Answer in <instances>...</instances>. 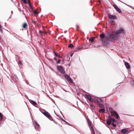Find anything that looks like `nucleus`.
Masks as SVG:
<instances>
[{
	"label": "nucleus",
	"instance_id": "393cba45",
	"mask_svg": "<svg viewBox=\"0 0 134 134\" xmlns=\"http://www.w3.org/2000/svg\"><path fill=\"white\" fill-rule=\"evenodd\" d=\"M19 64L20 65H23V63H22V61L19 60Z\"/></svg>",
	"mask_w": 134,
	"mask_h": 134
},
{
	"label": "nucleus",
	"instance_id": "c756f323",
	"mask_svg": "<svg viewBox=\"0 0 134 134\" xmlns=\"http://www.w3.org/2000/svg\"><path fill=\"white\" fill-rule=\"evenodd\" d=\"M0 116L1 117H3L4 116L2 114V113L0 112Z\"/></svg>",
	"mask_w": 134,
	"mask_h": 134
},
{
	"label": "nucleus",
	"instance_id": "a18cd8bd",
	"mask_svg": "<svg viewBox=\"0 0 134 134\" xmlns=\"http://www.w3.org/2000/svg\"><path fill=\"white\" fill-rule=\"evenodd\" d=\"M81 49V48H77V50H79L80 49Z\"/></svg>",
	"mask_w": 134,
	"mask_h": 134
},
{
	"label": "nucleus",
	"instance_id": "dca6fc26",
	"mask_svg": "<svg viewBox=\"0 0 134 134\" xmlns=\"http://www.w3.org/2000/svg\"><path fill=\"white\" fill-rule=\"evenodd\" d=\"M27 25L26 23H25L23 24L22 27L26 29L27 28Z\"/></svg>",
	"mask_w": 134,
	"mask_h": 134
},
{
	"label": "nucleus",
	"instance_id": "bb28decb",
	"mask_svg": "<svg viewBox=\"0 0 134 134\" xmlns=\"http://www.w3.org/2000/svg\"><path fill=\"white\" fill-rule=\"evenodd\" d=\"M112 122H114L116 123H117V121L116 120H115V119L114 118L113 119V120L112 121Z\"/></svg>",
	"mask_w": 134,
	"mask_h": 134
},
{
	"label": "nucleus",
	"instance_id": "72a5a7b5",
	"mask_svg": "<svg viewBox=\"0 0 134 134\" xmlns=\"http://www.w3.org/2000/svg\"><path fill=\"white\" fill-rule=\"evenodd\" d=\"M90 108L91 109L93 108V106L92 104H90Z\"/></svg>",
	"mask_w": 134,
	"mask_h": 134
},
{
	"label": "nucleus",
	"instance_id": "b1692460",
	"mask_svg": "<svg viewBox=\"0 0 134 134\" xmlns=\"http://www.w3.org/2000/svg\"><path fill=\"white\" fill-rule=\"evenodd\" d=\"M28 3L29 6L30 7H32V5L31 4L30 1H29V2H28Z\"/></svg>",
	"mask_w": 134,
	"mask_h": 134
},
{
	"label": "nucleus",
	"instance_id": "39448f33",
	"mask_svg": "<svg viewBox=\"0 0 134 134\" xmlns=\"http://www.w3.org/2000/svg\"><path fill=\"white\" fill-rule=\"evenodd\" d=\"M57 69L62 74H64L65 73V71L63 67L61 66H58L57 67Z\"/></svg>",
	"mask_w": 134,
	"mask_h": 134
},
{
	"label": "nucleus",
	"instance_id": "052dcab7",
	"mask_svg": "<svg viewBox=\"0 0 134 134\" xmlns=\"http://www.w3.org/2000/svg\"><path fill=\"white\" fill-rule=\"evenodd\" d=\"M9 111H10V112H11V111H10V110H9Z\"/></svg>",
	"mask_w": 134,
	"mask_h": 134
},
{
	"label": "nucleus",
	"instance_id": "f8f14e48",
	"mask_svg": "<svg viewBox=\"0 0 134 134\" xmlns=\"http://www.w3.org/2000/svg\"><path fill=\"white\" fill-rule=\"evenodd\" d=\"M65 78H67V80L68 81H69L71 83L72 82V80L71 78L69 76H68L67 75L65 74Z\"/></svg>",
	"mask_w": 134,
	"mask_h": 134
},
{
	"label": "nucleus",
	"instance_id": "412c9836",
	"mask_svg": "<svg viewBox=\"0 0 134 134\" xmlns=\"http://www.w3.org/2000/svg\"><path fill=\"white\" fill-rule=\"evenodd\" d=\"M90 126L91 129L92 130V131H93V132H94V134H95V132L93 128V127L92 126L91 124L90 125Z\"/></svg>",
	"mask_w": 134,
	"mask_h": 134
},
{
	"label": "nucleus",
	"instance_id": "4d7b16f0",
	"mask_svg": "<svg viewBox=\"0 0 134 134\" xmlns=\"http://www.w3.org/2000/svg\"><path fill=\"white\" fill-rule=\"evenodd\" d=\"M109 109H111L110 108H109ZM111 109H112V108H111Z\"/></svg>",
	"mask_w": 134,
	"mask_h": 134
},
{
	"label": "nucleus",
	"instance_id": "a211bd4d",
	"mask_svg": "<svg viewBox=\"0 0 134 134\" xmlns=\"http://www.w3.org/2000/svg\"><path fill=\"white\" fill-rule=\"evenodd\" d=\"M61 120L63 121V122H65L66 124L68 125H69V126H70L71 125V124H70L68 122H67L65 120H64V119H61Z\"/></svg>",
	"mask_w": 134,
	"mask_h": 134
},
{
	"label": "nucleus",
	"instance_id": "9d476101",
	"mask_svg": "<svg viewBox=\"0 0 134 134\" xmlns=\"http://www.w3.org/2000/svg\"><path fill=\"white\" fill-rule=\"evenodd\" d=\"M30 102L34 106L38 108H39V107L38 106V105L37 104V103L35 101L32 100H31L30 101Z\"/></svg>",
	"mask_w": 134,
	"mask_h": 134
},
{
	"label": "nucleus",
	"instance_id": "7c9ffc66",
	"mask_svg": "<svg viewBox=\"0 0 134 134\" xmlns=\"http://www.w3.org/2000/svg\"><path fill=\"white\" fill-rule=\"evenodd\" d=\"M34 14H37L38 13V12L36 11V10H35L34 11Z\"/></svg>",
	"mask_w": 134,
	"mask_h": 134
},
{
	"label": "nucleus",
	"instance_id": "1a4fd4ad",
	"mask_svg": "<svg viewBox=\"0 0 134 134\" xmlns=\"http://www.w3.org/2000/svg\"><path fill=\"white\" fill-rule=\"evenodd\" d=\"M35 124L37 126V127H36L35 126H34L36 130L39 131L40 128V125L37 123V122L36 121H35Z\"/></svg>",
	"mask_w": 134,
	"mask_h": 134
},
{
	"label": "nucleus",
	"instance_id": "6ab92c4d",
	"mask_svg": "<svg viewBox=\"0 0 134 134\" xmlns=\"http://www.w3.org/2000/svg\"><path fill=\"white\" fill-rule=\"evenodd\" d=\"M54 52L55 55L56 57H60V54L59 53L54 51Z\"/></svg>",
	"mask_w": 134,
	"mask_h": 134
},
{
	"label": "nucleus",
	"instance_id": "13d9d810",
	"mask_svg": "<svg viewBox=\"0 0 134 134\" xmlns=\"http://www.w3.org/2000/svg\"><path fill=\"white\" fill-rule=\"evenodd\" d=\"M11 113L13 115V113Z\"/></svg>",
	"mask_w": 134,
	"mask_h": 134
},
{
	"label": "nucleus",
	"instance_id": "3c124183",
	"mask_svg": "<svg viewBox=\"0 0 134 134\" xmlns=\"http://www.w3.org/2000/svg\"><path fill=\"white\" fill-rule=\"evenodd\" d=\"M78 110H79V111H80L81 112V110H80V109H79Z\"/></svg>",
	"mask_w": 134,
	"mask_h": 134
},
{
	"label": "nucleus",
	"instance_id": "423d86ee",
	"mask_svg": "<svg viewBox=\"0 0 134 134\" xmlns=\"http://www.w3.org/2000/svg\"><path fill=\"white\" fill-rule=\"evenodd\" d=\"M125 30L122 29H120L119 30L116 31V34L117 35H119L120 34H125Z\"/></svg>",
	"mask_w": 134,
	"mask_h": 134
},
{
	"label": "nucleus",
	"instance_id": "4468645a",
	"mask_svg": "<svg viewBox=\"0 0 134 134\" xmlns=\"http://www.w3.org/2000/svg\"><path fill=\"white\" fill-rule=\"evenodd\" d=\"M128 131V130L126 129V128H124L123 129H122L121 130V132L124 133H125L127 131Z\"/></svg>",
	"mask_w": 134,
	"mask_h": 134
},
{
	"label": "nucleus",
	"instance_id": "aec40b11",
	"mask_svg": "<svg viewBox=\"0 0 134 134\" xmlns=\"http://www.w3.org/2000/svg\"><path fill=\"white\" fill-rule=\"evenodd\" d=\"M99 106L100 107V108H102V109H104V106L102 104H99Z\"/></svg>",
	"mask_w": 134,
	"mask_h": 134
},
{
	"label": "nucleus",
	"instance_id": "a19ab883",
	"mask_svg": "<svg viewBox=\"0 0 134 134\" xmlns=\"http://www.w3.org/2000/svg\"><path fill=\"white\" fill-rule=\"evenodd\" d=\"M64 59H63L62 60V62H63V64H64Z\"/></svg>",
	"mask_w": 134,
	"mask_h": 134
},
{
	"label": "nucleus",
	"instance_id": "37998d69",
	"mask_svg": "<svg viewBox=\"0 0 134 134\" xmlns=\"http://www.w3.org/2000/svg\"><path fill=\"white\" fill-rule=\"evenodd\" d=\"M54 59L55 60H57V59L56 58H55V57H54Z\"/></svg>",
	"mask_w": 134,
	"mask_h": 134
},
{
	"label": "nucleus",
	"instance_id": "e2e57ef3",
	"mask_svg": "<svg viewBox=\"0 0 134 134\" xmlns=\"http://www.w3.org/2000/svg\"><path fill=\"white\" fill-rule=\"evenodd\" d=\"M133 10H134V8H133Z\"/></svg>",
	"mask_w": 134,
	"mask_h": 134
},
{
	"label": "nucleus",
	"instance_id": "5701e85b",
	"mask_svg": "<svg viewBox=\"0 0 134 134\" xmlns=\"http://www.w3.org/2000/svg\"><path fill=\"white\" fill-rule=\"evenodd\" d=\"M87 122L88 124H90V125L91 124V121L89 119H87Z\"/></svg>",
	"mask_w": 134,
	"mask_h": 134
},
{
	"label": "nucleus",
	"instance_id": "ddd939ff",
	"mask_svg": "<svg viewBox=\"0 0 134 134\" xmlns=\"http://www.w3.org/2000/svg\"><path fill=\"white\" fill-rule=\"evenodd\" d=\"M100 36L101 39H103V40H106V38H107V37H105V35L103 33L102 34L100 35Z\"/></svg>",
	"mask_w": 134,
	"mask_h": 134
},
{
	"label": "nucleus",
	"instance_id": "c03bdc74",
	"mask_svg": "<svg viewBox=\"0 0 134 134\" xmlns=\"http://www.w3.org/2000/svg\"><path fill=\"white\" fill-rule=\"evenodd\" d=\"M73 53H72L71 54V55H70V56H71V57H72V55H73Z\"/></svg>",
	"mask_w": 134,
	"mask_h": 134
},
{
	"label": "nucleus",
	"instance_id": "0eeeda50",
	"mask_svg": "<svg viewBox=\"0 0 134 134\" xmlns=\"http://www.w3.org/2000/svg\"><path fill=\"white\" fill-rule=\"evenodd\" d=\"M5 118L4 117L0 118V127L3 124L4 121L5 120Z\"/></svg>",
	"mask_w": 134,
	"mask_h": 134
},
{
	"label": "nucleus",
	"instance_id": "8fccbe9b",
	"mask_svg": "<svg viewBox=\"0 0 134 134\" xmlns=\"http://www.w3.org/2000/svg\"><path fill=\"white\" fill-rule=\"evenodd\" d=\"M60 111V113H61V114H62V112H61V111Z\"/></svg>",
	"mask_w": 134,
	"mask_h": 134
},
{
	"label": "nucleus",
	"instance_id": "f03ea898",
	"mask_svg": "<svg viewBox=\"0 0 134 134\" xmlns=\"http://www.w3.org/2000/svg\"><path fill=\"white\" fill-rule=\"evenodd\" d=\"M116 35H117L116 34L115 32H109L108 33L107 38H106V41L103 40V39H100V41L102 42L104 45L106 46L108 44V42L109 41H112L115 40Z\"/></svg>",
	"mask_w": 134,
	"mask_h": 134
},
{
	"label": "nucleus",
	"instance_id": "c9c22d12",
	"mask_svg": "<svg viewBox=\"0 0 134 134\" xmlns=\"http://www.w3.org/2000/svg\"><path fill=\"white\" fill-rule=\"evenodd\" d=\"M60 59H59L58 60V61H57V63L58 64H59L60 63Z\"/></svg>",
	"mask_w": 134,
	"mask_h": 134
},
{
	"label": "nucleus",
	"instance_id": "6e6552de",
	"mask_svg": "<svg viewBox=\"0 0 134 134\" xmlns=\"http://www.w3.org/2000/svg\"><path fill=\"white\" fill-rule=\"evenodd\" d=\"M108 17L109 19H116L117 18V16L114 15H112L110 14H108Z\"/></svg>",
	"mask_w": 134,
	"mask_h": 134
},
{
	"label": "nucleus",
	"instance_id": "473e14b6",
	"mask_svg": "<svg viewBox=\"0 0 134 134\" xmlns=\"http://www.w3.org/2000/svg\"><path fill=\"white\" fill-rule=\"evenodd\" d=\"M29 110L30 114V115L31 116V117L32 118L33 117V116L32 115L31 112L30 111V109H29Z\"/></svg>",
	"mask_w": 134,
	"mask_h": 134
},
{
	"label": "nucleus",
	"instance_id": "864d4df0",
	"mask_svg": "<svg viewBox=\"0 0 134 134\" xmlns=\"http://www.w3.org/2000/svg\"><path fill=\"white\" fill-rule=\"evenodd\" d=\"M99 134H102V133H99Z\"/></svg>",
	"mask_w": 134,
	"mask_h": 134
},
{
	"label": "nucleus",
	"instance_id": "603ef678",
	"mask_svg": "<svg viewBox=\"0 0 134 134\" xmlns=\"http://www.w3.org/2000/svg\"><path fill=\"white\" fill-rule=\"evenodd\" d=\"M28 2H29V1H30V0H27Z\"/></svg>",
	"mask_w": 134,
	"mask_h": 134
},
{
	"label": "nucleus",
	"instance_id": "bf43d9fd",
	"mask_svg": "<svg viewBox=\"0 0 134 134\" xmlns=\"http://www.w3.org/2000/svg\"><path fill=\"white\" fill-rule=\"evenodd\" d=\"M9 111H10V112H11V111H10V110H9Z\"/></svg>",
	"mask_w": 134,
	"mask_h": 134
},
{
	"label": "nucleus",
	"instance_id": "49530a36",
	"mask_svg": "<svg viewBox=\"0 0 134 134\" xmlns=\"http://www.w3.org/2000/svg\"><path fill=\"white\" fill-rule=\"evenodd\" d=\"M92 110V111H94V110H95V109H91Z\"/></svg>",
	"mask_w": 134,
	"mask_h": 134
},
{
	"label": "nucleus",
	"instance_id": "2eb2a0df",
	"mask_svg": "<svg viewBox=\"0 0 134 134\" xmlns=\"http://www.w3.org/2000/svg\"><path fill=\"white\" fill-rule=\"evenodd\" d=\"M125 64L127 69H129L130 68V66L129 65V64L127 62H125Z\"/></svg>",
	"mask_w": 134,
	"mask_h": 134
},
{
	"label": "nucleus",
	"instance_id": "09e8293b",
	"mask_svg": "<svg viewBox=\"0 0 134 134\" xmlns=\"http://www.w3.org/2000/svg\"><path fill=\"white\" fill-rule=\"evenodd\" d=\"M106 126L107 127H108V128H109V126H107V125H106Z\"/></svg>",
	"mask_w": 134,
	"mask_h": 134
},
{
	"label": "nucleus",
	"instance_id": "c85d7f7f",
	"mask_svg": "<svg viewBox=\"0 0 134 134\" xmlns=\"http://www.w3.org/2000/svg\"><path fill=\"white\" fill-rule=\"evenodd\" d=\"M89 40L91 41L92 42H93L94 41V39L92 38H91L89 39Z\"/></svg>",
	"mask_w": 134,
	"mask_h": 134
},
{
	"label": "nucleus",
	"instance_id": "2f4dec72",
	"mask_svg": "<svg viewBox=\"0 0 134 134\" xmlns=\"http://www.w3.org/2000/svg\"><path fill=\"white\" fill-rule=\"evenodd\" d=\"M42 33H43L41 31V30H40L39 31V33L41 35V36H42Z\"/></svg>",
	"mask_w": 134,
	"mask_h": 134
},
{
	"label": "nucleus",
	"instance_id": "ea45409f",
	"mask_svg": "<svg viewBox=\"0 0 134 134\" xmlns=\"http://www.w3.org/2000/svg\"><path fill=\"white\" fill-rule=\"evenodd\" d=\"M54 112L56 114V115H57V116L58 117H59V116H58V115H57V114H56V113H55V111L54 110Z\"/></svg>",
	"mask_w": 134,
	"mask_h": 134
},
{
	"label": "nucleus",
	"instance_id": "4be33fe9",
	"mask_svg": "<svg viewBox=\"0 0 134 134\" xmlns=\"http://www.w3.org/2000/svg\"><path fill=\"white\" fill-rule=\"evenodd\" d=\"M74 46L72 44H70L68 46V47L69 48H71L73 47Z\"/></svg>",
	"mask_w": 134,
	"mask_h": 134
},
{
	"label": "nucleus",
	"instance_id": "a878e982",
	"mask_svg": "<svg viewBox=\"0 0 134 134\" xmlns=\"http://www.w3.org/2000/svg\"><path fill=\"white\" fill-rule=\"evenodd\" d=\"M112 125L114 127H116V125L113 122L112 123Z\"/></svg>",
	"mask_w": 134,
	"mask_h": 134
},
{
	"label": "nucleus",
	"instance_id": "f704fd0d",
	"mask_svg": "<svg viewBox=\"0 0 134 134\" xmlns=\"http://www.w3.org/2000/svg\"><path fill=\"white\" fill-rule=\"evenodd\" d=\"M0 31L1 32H2V27L1 26H0Z\"/></svg>",
	"mask_w": 134,
	"mask_h": 134
},
{
	"label": "nucleus",
	"instance_id": "58836bf2",
	"mask_svg": "<svg viewBox=\"0 0 134 134\" xmlns=\"http://www.w3.org/2000/svg\"><path fill=\"white\" fill-rule=\"evenodd\" d=\"M32 10H33L34 9L33 7L32 6V7H30Z\"/></svg>",
	"mask_w": 134,
	"mask_h": 134
},
{
	"label": "nucleus",
	"instance_id": "cd10ccee",
	"mask_svg": "<svg viewBox=\"0 0 134 134\" xmlns=\"http://www.w3.org/2000/svg\"><path fill=\"white\" fill-rule=\"evenodd\" d=\"M22 1L24 4H26L27 3V2L26 0H21Z\"/></svg>",
	"mask_w": 134,
	"mask_h": 134
},
{
	"label": "nucleus",
	"instance_id": "20e7f679",
	"mask_svg": "<svg viewBox=\"0 0 134 134\" xmlns=\"http://www.w3.org/2000/svg\"><path fill=\"white\" fill-rule=\"evenodd\" d=\"M85 97L88 99L91 102H94L95 103L98 102L97 100L95 99L92 98L91 96L90 95L85 94Z\"/></svg>",
	"mask_w": 134,
	"mask_h": 134
},
{
	"label": "nucleus",
	"instance_id": "0e129e2a",
	"mask_svg": "<svg viewBox=\"0 0 134 134\" xmlns=\"http://www.w3.org/2000/svg\"><path fill=\"white\" fill-rule=\"evenodd\" d=\"M37 134H38V133H37Z\"/></svg>",
	"mask_w": 134,
	"mask_h": 134
},
{
	"label": "nucleus",
	"instance_id": "6e6d98bb",
	"mask_svg": "<svg viewBox=\"0 0 134 134\" xmlns=\"http://www.w3.org/2000/svg\"><path fill=\"white\" fill-rule=\"evenodd\" d=\"M34 23H35V24H36V23L35 22H34Z\"/></svg>",
	"mask_w": 134,
	"mask_h": 134
},
{
	"label": "nucleus",
	"instance_id": "f257e3e1",
	"mask_svg": "<svg viewBox=\"0 0 134 134\" xmlns=\"http://www.w3.org/2000/svg\"><path fill=\"white\" fill-rule=\"evenodd\" d=\"M114 110L109 109L110 113L108 111V109H107V113L109 115L108 116L109 118L107 120V123L106 124L108 125H110L111 123V122L113 121V119L114 118L113 116L116 117L117 119H118L120 118L118 113L116 111Z\"/></svg>",
	"mask_w": 134,
	"mask_h": 134
},
{
	"label": "nucleus",
	"instance_id": "7ed1b4c3",
	"mask_svg": "<svg viewBox=\"0 0 134 134\" xmlns=\"http://www.w3.org/2000/svg\"><path fill=\"white\" fill-rule=\"evenodd\" d=\"M39 111L42 113L45 116L51 121H53V118L50 114L45 109H39Z\"/></svg>",
	"mask_w": 134,
	"mask_h": 134
},
{
	"label": "nucleus",
	"instance_id": "5fc2aeb1",
	"mask_svg": "<svg viewBox=\"0 0 134 134\" xmlns=\"http://www.w3.org/2000/svg\"><path fill=\"white\" fill-rule=\"evenodd\" d=\"M110 130L111 131V132H112V131H111V130Z\"/></svg>",
	"mask_w": 134,
	"mask_h": 134
},
{
	"label": "nucleus",
	"instance_id": "f3484780",
	"mask_svg": "<svg viewBox=\"0 0 134 134\" xmlns=\"http://www.w3.org/2000/svg\"><path fill=\"white\" fill-rule=\"evenodd\" d=\"M105 109H99V112L100 113H105Z\"/></svg>",
	"mask_w": 134,
	"mask_h": 134
},
{
	"label": "nucleus",
	"instance_id": "680f3d73",
	"mask_svg": "<svg viewBox=\"0 0 134 134\" xmlns=\"http://www.w3.org/2000/svg\"><path fill=\"white\" fill-rule=\"evenodd\" d=\"M9 111H10V112H11V111H10V110H9Z\"/></svg>",
	"mask_w": 134,
	"mask_h": 134
},
{
	"label": "nucleus",
	"instance_id": "4c0bfd02",
	"mask_svg": "<svg viewBox=\"0 0 134 134\" xmlns=\"http://www.w3.org/2000/svg\"><path fill=\"white\" fill-rule=\"evenodd\" d=\"M43 33H45V34H47V32H46V31H43L42 32Z\"/></svg>",
	"mask_w": 134,
	"mask_h": 134
},
{
	"label": "nucleus",
	"instance_id": "9b49d317",
	"mask_svg": "<svg viewBox=\"0 0 134 134\" xmlns=\"http://www.w3.org/2000/svg\"><path fill=\"white\" fill-rule=\"evenodd\" d=\"M113 6L114 8L119 13H121L122 12L121 11V10L118 8V7L116 6V5L114 4Z\"/></svg>",
	"mask_w": 134,
	"mask_h": 134
},
{
	"label": "nucleus",
	"instance_id": "79ce46f5",
	"mask_svg": "<svg viewBox=\"0 0 134 134\" xmlns=\"http://www.w3.org/2000/svg\"><path fill=\"white\" fill-rule=\"evenodd\" d=\"M110 22H111V23H112L114 22L113 21H110Z\"/></svg>",
	"mask_w": 134,
	"mask_h": 134
},
{
	"label": "nucleus",
	"instance_id": "de8ad7c7",
	"mask_svg": "<svg viewBox=\"0 0 134 134\" xmlns=\"http://www.w3.org/2000/svg\"><path fill=\"white\" fill-rule=\"evenodd\" d=\"M92 133L93 134H94V132H93V131H92Z\"/></svg>",
	"mask_w": 134,
	"mask_h": 134
},
{
	"label": "nucleus",
	"instance_id": "e433bc0d",
	"mask_svg": "<svg viewBox=\"0 0 134 134\" xmlns=\"http://www.w3.org/2000/svg\"><path fill=\"white\" fill-rule=\"evenodd\" d=\"M53 120V121H53L56 124H57V123L53 119V120Z\"/></svg>",
	"mask_w": 134,
	"mask_h": 134
}]
</instances>
